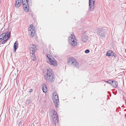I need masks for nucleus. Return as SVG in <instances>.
Masks as SVG:
<instances>
[{"label": "nucleus", "mask_w": 126, "mask_h": 126, "mask_svg": "<svg viewBox=\"0 0 126 126\" xmlns=\"http://www.w3.org/2000/svg\"><path fill=\"white\" fill-rule=\"evenodd\" d=\"M46 74L45 76L46 80L49 82H53L55 79V75L50 68L47 69Z\"/></svg>", "instance_id": "f257e3e1"}, {"label": "nucleus", "mask_w": 126, "mask_h": 126, "mask_svg": "<svg viewBox=\"0 0 126 126\" xmlns=\"http://www.w3.org/2000/svg\"><path fill=\"white\" fill-rule=\"evenodd\" d=\"M22 4L23 5L24 9L25 11H29V6L32 5L31 0H22Z\"/></svg>", "instance_id": "f03ea898"}, {"label": "nucleus", "mask_w": 126, "mask_h": 126, "mask_svg": "<svg viewBox=\"0 0 126 126\" xmlns=\"http://www.w3.org/2000/svg\"><path fill=\"white\" fill-rule=\"evenodd\" d=\"M67 63L69 65H71L76 68H78L79 66L78 62L73 57H70L68 59Z\"/></svg>", "instance_id": "7ed1b4c3"}, {"label": "nucleus", "mask_w": 126, "mask_h": 126, "mask_svg": "<svg viewBox=\"0 0 126 126\" xmlns=\"http://www.w3.org/2000/svg\"><path fill=\"white\" fill-rule=\"evenodd\" d=\"M69 42L70 45L73 47L76 46L77 42L76 38L73 33L71 34V36L69 38Z\"/></svg>", "instance_id": "20e7f679"}, {"label": "nucleus", "mask_w": 126, "mask_h": 126, "mask_svg": "<svg viewBox=\"0 0 126 126\" xmlns=\"http://www.w3.org/2000/svg\"><path fill=\"white\" fill-rule=\"evenodd\" d=\"M98 32L100 38L101 39H103L105 38L107 33L106 30L100 29H99Z\"/></svg>", "instance_id": "39448f33"}, {"label": "nucleus", "mask_w": 126, "mask_h": 126, "mask_svg": "<svg viewBox=\"0 0 126 126\" xmlns=\"http://www.w3.org/2000/svg\"><path fill=\"white\" fill-rule=\"evenodd\" d=\"M10 32L9 31L7 32L6 33H4L2 34H4V35H3L2 38L3 39L2 40L3 41L2 42V44H3L6 42L8 40V39L10 37Z\"/></svg>", "instance_id": "423d86ee"}, {"label": "nucleus", "mask_w": 126, "mask_h": 126, "mask_svg": "<svg viewBox=\"0 0 126 126\" xmlns=\"http://www.w3.org/2000/svg\"><path fill=\"white\" fill-rule=\"evenodd\" d=\"M53 100L56 107H58L59 102L58 95L56 92H54L53 94Z\"/></svg>", "instance_id": "0eeeda50"}, {"label": "nucleus", "mask_w": 126, "mask_h": 126, "mask_svg": "<svg viewBox=\"0 0 126 126\" xmlns=\"http://www.w3.org/2000/svg\"><path fill=\"white\" fill-rule=\"evenodd\" d=\"M47 57L49 61H47V63L56 66L57 65V64L56 62L55 59H52L50 58V55L49 54L47 55Z\"/></svg>", "instance_id": "6e6552de"}, {"label": "nucleus", "mask_w": 126, "mask_h": 126, "mask_svg": "<svg viewBox=\"0 0 126 126\" xmlns=\"http://www.w3.org/2000/svg\"><path fill=\"white\" fill-rule=\"evenodd\" d=\"M29 35H31V37H32L34 35L35 32V28L33 25H30L29 28Z\"/></svg>", "instance_id": "1a4fd4ad"}, {"label": "nucleus", "mask_w": 126, "mask_h": 126, "mask_svg": "<svg viewBox=\"0 0 126 126\" xmlns=\"http://www.w3.org/2000/svg\"><path fill=\"white\" fill-rule=\"evenodd\" d=\"M95 0H89V6L90 10L92 11L94 10V3Z\"/></svg>", "instance_id": "9d476101"}, {"label": "nucleus", "mask_w": 126, "mask_h": 126, "mask_svg": "<svg viewBox=\"0 0 126 126\" xmlns=\"http://www.w3.org/2000/svg\"><path fill=\"white\" fill-rule=\"evenodd\" d=\"M30 52L32 54H34L36 49V46L35 45L32 44L30 46Z\"/></svg>", "instance_id": "9b49d317"}, {"label": "nucleus", "mask_w": 126, "mask_h": 126, "mask_svg": "<svg viewBox=\"0 0 126 126\" xmlns=\"http://www.w3.org/2000/svg\"><path fill=\"white\" fill-rule=\"evenodd\" d=\"M50 110L51 111V112H52L53 113L52 116L53 118V121H54L55 119L56 118V117L57 118H58V114H57V112L55 111L53 109H51Z\"/></svg>", "instance_id": "f8f14e48"}, {"label": "nucleus", "mask_w": 126, "mask_h": 126, "mask_svg": "<svg viewBox=\"0 0 126 126\" xmlns=\"http://www.w3.org/2000/svg\"><path fill=\"white\" fill-rule=\"evenodd\" d=\"M21 4V0H16V3L15 7L16 8H18L20 6Z\"/></svg>", "instance_id": "ddd939ff"}, {"label": "nucleus", "mask_w": 126, "mask_h": 126, "mask_svg": "<svg viewBox=\"0 0 126 126\" xmlns=\"http://www.w3.org/2000/svg\"><path fill=\"white\" fill-rule=\"evenodd\" d=\"M18 43L17 41H16L14 45V52H15L16 49L18 47Z\"/></svg>", "instance_id": "4468645a"}, {"label": "nucleus", "mask_w": 126, "mask_h": 126, "mask_svg": "<svg viewBox=\"0 0 126 126\" xmlns=\"http://www.w3.org/2000/svg\"><path fill=\"white\" fill-rule=\"evenodd\" d=\"M42 90L43 92L45 93L47 91V87L45 84H44L42 85Z\"/></svg>", "instance_id": "2eb2a0df"}, {"label": "nucleus", "mask_w": 126, "mask_h": 126, "mask_svg": "<svg viewBox=\"0 0 126 126\" xmlns=\"http://www.w3.org/2000/svg\"><path fill=\"white\" fill-rule=\"evenodd\" d=\"M112 84H111V86L114 88H116L118 86V83L115 80H113Z\"/></svg>", "instance_id": "dca6fc26"}, {"label": "nucleus", "mask_w": 126, "mask_h": 126, "mask_svg": "<svg viewBox=\"0 0 126 126\" xmlns=\"http://www.w3.org/2000/svg\"><path fill=\"white\" fill-rule=\"evenodd\" d=\"M82 41L84 43L86 42L88 40V37L87 36H84L81 38Z\"/></svg>", "instance_id": "f3484780"}, {"label": "nucleus", "mask_w": 126, "mask_h": 126, "mask_svg": "<svg viewBox=\"0 0 126 126\" xmlns=\"http://www.w3.org/2000/svg\"><path fill=\"white\" fill-rule=\"evenodd\" d=\"M112 53H113V52L111 50H109L107 52L106 55L107 56H110L111 54H112Z\"/></svg>", "instance_id": "a211bd4d"}, {"label": "nucleus", "mask_w": 126, "mask_h": 126, "mask_svg": "<svg viewBox=\"0 0 126 126\" xmlns=\"http://www.w3.org/2000/svg\"><path fill=\"white\" fill-rule=\"evenodd\" d=\"M34 54H32V55L31 56V59L33 61H35L36 60V57L34 55Z\"/></svg>", "instance_id": "6ab92c4d"}, {"label": "nucleus", "mask_w": 126, "mask_h": 126, "mask_svg": "<svg viewBox=\"0 0 126 126\" xmlns=\"http://www.w3.org/2000/svg\"><path fill=\"white\" fill-rule=\"evenodd\" d=\"M53 123L55 124L56 123V122H58V118H57L56 117V118H55L54 121H53Z\"/></svg>", "instance_id": "aec40b11"}, {"label": "nucleus", "mask_w": 126, "mask_h": 126, "mask_svg": "<svg viewBox=\"0 0 126 126\" xmlns=\"http://www.w3.org/2000/svg\"><path fill=\"white\" fill-rule=\"evenodd\" d=\"M3 35H4V34H2L0 35V42L3 39L2 38L3 36Z\"/></svg>", "instance_id": "412c9836"}, {"label": "nucleus", "mask_w": 126, "mask_h": 126, "mask_svg": "<svg viewBox=\"0 0 126 126\" xmlns=\"http://www.w3.org/2000/svg\"><path fill=\"white\" fill-rule=\"evenodd\" d=\"M112 56H114V57H117V55H116V54L115 53H113H113H112Z\"/></svg>", "instance_id": "4be33fe9"}, {"label": "nucleus", "mask_w": 126, "mask_h": 126, "mask_svg": "<svg viewBox=\"0 0 126 126\" xmlns=\"http://www.w3.org/2000/svg\"><path fill=\"white\" fill-rule=\"evenodd\" d=\"M113 80H109V83L111 85V84H112L113 82Z\"/></svg>", "instance_id": "5701e85b"}, {"label": "nucleus", "mask_w": 126, "mask_h": 126, "mask_svg": "<svg viewBox=\"0 0 126 126\" xmlns=\"http://www.w3.org/2000/svg\"><path fill=\"white\" fill-rule=\"evenodd\" d=\"M90 50L88 49H87L85 51V52L86 53H89L90 52Z\"/></svg>", "instance_id": "b1692460"}, {"label": "nucleus", "mask_w": 126, "mask_h": 126, "mask_svg": "<svg viewBox=\"0 0 126 126\" xmlns=\"http://www.w3.org/2000/svg\"><path fill=\"white\" fill-rule=\"evenodd\" d=\"M32 89H31L30 90V91H29L30 92H31L32 91Z\"/></svg>", "instance_id": "393cba45"}, {"label": "nucleus", "mask_w": 126, "mask_h": 126, "mask_svg": "<svg viewBox=\"0 0 126 126\" xmlns=\"http://www.w3.org/2000/svg\"><path fill=\"white\" fill-rule=\"evenodd\" d=\"M105 82L106 83H109V81H106Z\"/></svg>", "instance_id": "a878e982"}, {"label": "nucleus", "mask_w": 126, "mask_h": 126, "mask_svg": "<svg viewBox=\"0 0 126 126\" xmlns=\"http://www.w3.org/2000/svg\"><path fill=\"white\" fill-rule=\"evenodd\" d=\"M125 116L126 117V114L125 115Z\"/></svg>", "instance_id": "bb28decb"}]
</instances>
